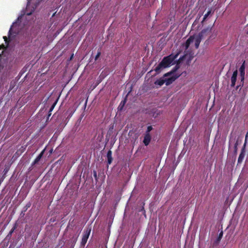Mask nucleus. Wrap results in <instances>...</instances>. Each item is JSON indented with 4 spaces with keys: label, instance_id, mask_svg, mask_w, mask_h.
Listing matches in <instances>:
<instances>
[{
    "label": "nucleus",
    "instance_id": "obj_30",
    "mask_svg": "<svg viewBox=\"0 0 248 248\" xmlns=\"http://www.w3.org/2000/svg\"><path fill=\"white\" fill-rule=\"evenodd\" d=\"M25 212H22V211L21 213V215L22 216H24L25 215Z\"/></svg>",
    "mask_w": 248,
    "mask_h": 248
},
{
    "label": "nucleus",
    "instance_id": "obj_7",
    "mask_svg": "<svg viewBox=\"0 0 248 248\" xmlns=\"http://www.w3.org/2000/svg\"><path fill=\"white\" fill-rule=\"evenodd\" d=\"M151 140V136L150 133H145L143 142L145 146H148Z\"/></svg>",
    "mask_w": 248,
    "mask_h": 248
},
{
    "label": "nucleus",
    "instance_id": "obj_2",
    "mask_svg": "<svg viewBox=\"0 0 248 248\" xmlns=\"http://www.w3.org/2000/svg\"><path fill=\"white\" fill-rule=\"evenodd\" d=\"M245 63L246 61L244 60L239 68L240 76L241 78V84L239 86H237L236 89H238L240 86H243L245 75Z\"/></svg>",
    "mask_w": 248,
    "mask_h": 248
},
{
    "label": "nucleus",
    "instance_id": "obj_5",
    "mask_svg": "<svg viewBox=\"0 0 248 248\" xmlns=\"http://www.w3.org/2000/svg\"><path fill=\"white\" fill-rule=\"evenodd\" d=\"M245 150H246L245 145H243V146L241 149V153H240V154L239 155L238 158V161H237L238 164H241L243 162L244 157H245V151H246Z\"/></svg>",
    "mask_w": 248,
    "mask_h": 248
},
{
    "label": "nucleus",
    "instance_id": "obj_18",
    "mask_svg": "<svg viewBox=\"0 0 248 248\" xmlns=\"http://www.w3.org/2000/svg\"><path fill=\"white\" fill-rule=\"evenodd\" d=\"M31 205V202H28L26 205L23 207L22 212H26L28 208H29Z\"/></svg>",
    "mask_w": 248,
    "mask_h": 248
},
{
    "label": "nucleus",
    "instance_id": "obj_6",
    "mask_svg": "<svg viewBox=\"0 0 248 248\" xmlns=\"http://www.w3.org/2000/svg\"><path fill=\"white\" fill-rule=\"evenodd\" d=\"M237 75H238V72H237V70H235L233 72L232 75V76L231 77V86L232 87H234L235 85Z\"/></svg>",
    "mask_w": 248,
    "mask_h": 248
},
{
    "label": "nucleus",
    "instance_id": "obj_17",
    "mask_svg": "<svg viewBox=\"0 0 248 248\" xmlns=\"http://www.w3.org/2000/svg\"><path fill=\"white\" fill-rule=\"evenodd\" d=\"M179 67L177 65H176L175 67L170 72L167 73L164 75V77H167L170 76L171 74L175 72L178 69Z\"/></svg>",
    "mask_w": 248,
    "mask_h": 248
},
{
    "label": "nucleus",
    "instance_id": "obj_12",
    "mask_svg": "<svg viewBox=\"0 0 248 248\" xmlns=\"http://www.w3.org/2000/svg\"><path fill=\"white\" fill-rule=\"evenodd\" d=\"M202 40V39L200 37H199L198 36H197L195 41V46L196 49L199 48L200 44Z\"/></svg>",
    "mask_w": 248,
    "mask_h": 248
},
{
    "label": "nucleus",
    "instance_id": "obj_16",
    "mask_svg": "<svg viewBox=\"0 0 248 248\" xmlns=\"http://www.w3.org/2000/svg\"><path fill=\"white\" fill-rule=\"evenodd\" d=\"M165 80L164 79L160 78L159 79L156 80L155 82V85H157L161 86L165 83Z\"/></svg>",
    "mask_w": 248,
    "mask_h": 248
},
{
    "label": "nucleus",
    "instance_id": "obj_3",
    "mask_svg": "<svg viewBox=\"0 0 248 248\" xmlns=\"http://www.w3.org/2000/svg\"><path fill=\"white\" fill-rule=\"evenodd\" d=\"M91 232V228H88L84 230V234L81 241V245L82 246H84L85 245L90 234Z\"/></svg>",
    "mask_w": 248,
    "mask_h": 248
},
{
    "label": "nucleus",
    "instance_id": "obj_24",
    "mask_svg": "<svg viewBox=\"0 0 248 248\" xmlns=\"http://www.w3.org/2000/svg\"><path fill=\"white\" fill-rule=\"evenodd\" d=\"M93 176H94V178L97 180L98 178H97V172L95 170L93 171Z\"/></svg>",
    "mask_w": 248,
    "mask_h": 248
},
{
    "label": "nucleus",
    "instance_id": "obj_25",
    "mask_svg": "<svg viewBox=\"0 0 248 248\" xmlns=\"http://www.w3.org/2000/svg\"><path fill=\"white\" fill-rule=\"evenodd\" d=\"M3 39L4 40V41L5 42V43L8 44L9 41L8 40V38L6 36H3Z\"/></svg>",
    "mask_w": 248,
    "mask_h": 248
},
{
    "label": "nucleus",
    "instance_id": "obj_1",
    "mask_svg": "<svg viewBox=\"0 0 248 248\" xmlns=\"http://www.w3.org/2000/svg\"><path fill=\"white\" fill-rule=\"evenodd\" d=\"M181 52L180 50H179L175 54H171L164 57L161 62L155 69L156 74H159L162 69L169 67L173 61L178 57Z\"/></svg>",
    "mask_w": 248,
    "mask_h": 248
},
{
    "label": "nucleus",
    "instance_id": "obj_26",
    "mask_svg": "<svg viewBox=\"0 0 248 248\" xmlns=\"http://www.w3.org/2000/svg\"><path fill=\"white\" fill-rule=\"evenodd\" d=\"M12 33V27L10 28L9 31V32H8V36H9V38L10 37V35Z\"/></svg>",
    "mask_w": 248,
    "mask_h": 248
},
{
    "label": "nucleus",
    "instance_id": "obj_23",
    "mask_svg": "<svg viewBox=\"0 0 248 248\" xmlns=\"http://www.w3.org/2000/svg\"><path fill=\"white\" fill-rule=\"evenodd\" d=\"M56 104V102H55L52 105V106L51 107V108H50L49 109V112L52 111L53 109V108H54L55 106V105Z\"/></svg>",
    "mask_w": 248,
    "mask_h": 248
},
{
    "label": "nucleus",
    "instance_id": "obj_34",
    "mask_svg": "<svg viewBox=\"0 0 248 248\" xmlns=\"http://www.w3.org/2000/svg\"><path fill=\"white\" fill-rule=\"evenodd\" d=\"M73 114V113H71V114H70V116H71Z\"/></svg>",
    "mask_w": 248,
    "mask_h": 248
},
{
    "label": "nucleus",
    "instance_id": "obj_31",
    "mask_svg": "<svg viewBox=\"0 0 248 248\" xmlns=\"http://www.w3.org/2000/svg\"><path fill=\"white\" fill-rule=\"evenodd\" d=\"M51 112H49L48 116H50L51 115Z\"/></svg>",
    "mask_w": 248,
    "mask_h": 248
},
{
    "label": "nucleus",
    "instance_id": "obj_32",
    "mask_svg": "<svg viewBox=\"0 0 248 248\" xmlns=\"http://www.w3.org/2000/svg\"><path fill=\"white\" fill-rule=\"evenodd\" d=\"M31 0H28V3H29L31 2Z\"/></svg>",
    "mask_w": 248,
    "mask_h": 248
},
{
    "label": "nucleus",
    "instance_id": "obj_20",
    "mask_svg": "<svg viewBox=\"0 0 248 248\" xmlns=\"http://www.w3.org/2000/svg\"><path fill=\"white\" fill-rule=\"evenodd\" d=\"M101 54V49H99L98 50L97 53L95 57V61H96L98 59V58L100 56Z\"/></svg>",
    "mask_w": 248,
    "mask_h": 248
},
{
    "label": "nucleus",
    "instance_id": "obj_11",
    "mask_svg": "<svg viewBox=\"0 0 248 248\" xmlns=\"http://www.w3.org/2000/svg\"><path fill=\"white\" fill-rule=\"evenodd\" d=\"M175 79V78L173 77H170L168 78H166L164 79L165 80V83H166V85H169L170 84H171Z\"/></svg>",
    "mask_w": 248,
    "mask_h": 248
},
{
    "label": "nucleus",
    "instance_id": "obj_9",
    "mask_svg": "<svg viewBox=\"0 0 248 248\" xmlns=\"http://www.w3.org/2000/svg\"><path fill=\"white\" fill-rule=\"evenodd\" d=\"M45 152V149H44L40 153V154L36 157V158L34 159L32 164L34 165L37 164L41 159V158L42 157Z\"/></svg>",
    "mask_w": 248,
    "mask_h": 248
},
{
    "label": "nucleus",
    "instance_id": "obj_15",
    "mask_svg": "<svg viewBox=\"0 0 248 248\" xmlns=\"http://www.w3.org/2000/svg\"><path fill=\"white\" fill-rule=\"evenodd\" d=\"M222 236H223V232L221 231V232L219 233L217 239L215 241L214 243L216 244V245L218 244V243L220 242Z\"/></svg>",
    "mask_w": 248,
    "mask_h": 248
},
{
    "label": "nucleus",
    "instance_id": "obj_4",
    "mask_svg": "<svg viewBox=\"0 0 248 248\" xmlns=\"http://www.w3.org/2000/svg\"><path fill=\"white\" fill-rule=\"evenodd\" d=\"M212 27H208L205 29H203L198 34V36L202 39L207 36L209 34L212 30Z\"/></svg>",
    "mask_w": 248,
    "mask_h": 248
},
{
    "label": "nucleus",
    "instance_id": "obj_22",
    "mask_svg": "<svg viewBox=\"0 0 248 248\" xmlns=\"http://www.w3.org/2000/svg\"><path fill=\"white\" fill-rule=\"evenodd\" d=\"M238 144V141H236L234 144V152L235 153H236L237 152Z\"/></svg>",
    "mask_w": 248,
    "mask_h": 248
},
{
    "label": "nucleus",
    "instance_id": "obj_13",
    "mask_svg": "<svg viewBox=\"0 0 248 248\" xmlns=\"http://www.w3.org/2000/svg\"><path fill=\"white\" fill-rule=\"evenodd\" d=\"M214 11L212 12V10L211 9L209 10L207 13L205 14V15L204 16V17L203 18V19L202 21V23H203L205 20L206 19H207V18L208 17V16L210 15V14H214Z\"/></svg>",
    "mask_w": 248,
    "mask_h": 248
},
{
    "label": "nucleus",
    "instance_id": "obj_10",
    "mask_svg": "<svg viewBox=\"0 0 248 248\" xmlns=\"http://www.w3.org/2000/svg\"><path fill=\"white\" fill-rule=\"evenodd\" d=\"M107 156L108 158V164H110L112 163L113 158L112 157V152L110 150H109L107 154Z\"/></svg>",
    "mask_w": 248,
    "mask_h": 248
},
{
    "label": "nucleus",
    "instance_id": "obj_14",
    "mask_svg": "<svg viewBox=\"0 0 248 248\" xmlns=\"http://www.w3.org/2000/svg\"><path fill=\"white\" fill-rule=\"evenodd\" d=\"M126 100H127V99L125 97V99L122 101L118 107V109L119 110H122L124 107V106L125 105L126 102Z\"/></svg>",
    "mask_w": 248,
    "mask_h": 248
},
{
    "label": "nucleus",
    "instance_id": "obj_29",
    "mask_svg": "<svg viewBox=\"0 0 248 248\" xmlns=\"http://www.w3.org/2000/svg\"><path fill=\"white\" fill-rule=\"evenodd\" d=\"M141 211H143L144 213H145V211L144 210V208L143 207V206L142 207L141 210Z\"/></svg>",
    "mask_w": 248,
    "mask_h": 248
},
{
    "label": "nucleus",
    "instance_id": "obj_8",
    "mask_svg": "<svg viewBox=\"0 0 248 248\" xmlns=\"http://www.w3.org/2000/svg\"><path fill=\"white\" fill-rule=\"evenodd\" d=\"M194 39V36H190L188 39L186 41V43L183 45L185 46V49L186 50L188 48L190 44L193 42Z\"/></svg>",
    "mask_w": 248,
    "mask_h": 248
},
{
    "label": "nucleus",
    "instance_id": "obj_33",
    "mask_svg": "<svg viewBox=\"0 0 248 248\" xmlns=\"http://www.w3.org/2000/svg\"><path fill=\"white\" fill-rule=\"evenodd\" d=\"M246 135H247L248 136V131L247 132V134Z\"/></svg>",
    "mask_w": 248,
    "mask_h": 248
},
{
    "label": "nucleus",
    "instance_id": "obj_28",
    "mask_svg": "<svg viewBox=\"0 0 248 248\" xmlns=\"http://www.w3.org/2000/svg\"><path fill=\"white\" fill-rule=\"evenodd\" d=\"M4 47V45H0V50Z\"/></svg>",
    "mask_w": 248,
    "mask_h": 248
},
{
    "label": "nucleus",
    "instance_id": "obj_27",
    "mask_svg": "<svg viewBox=\"0 0 248 248\" xmlns=\"http://www.w3.org/2000/svg\"><path fill=\"white\" fill-rule=\"evenodd\" d=\"M248 137V136L246 135L245 139V143L244 144V145H245V146L246 145V143H247V142Z\"/></svg>",
    "mask_w": 248,
    "mask_h": 248
},
{
    "label": "nucleus",
    "instance_id": "obj_21",
    "mask_svg": "<svg viewBox=\"0 0 248 248\" xmlns=\"http://www.w3.org/2000/svg\"><path fill=\"white\" fill-rule=\"evenodd\" d=\"M153 129V127L151 125L148 126L147 127V130L145 132V133H150V132Z\"/></svg>",
    "mask_w": 248,
    "mask_h": 248
},
{
    "label": "nucleus",
    "instance_id": "obj_19",
    "mask_svg": "<svg viewBox=\"0 0 248 248\" xmlns=\"http://www.w3.org/2000/svg\"><path fill=\"white\" fill-rule=\"evenodd\" d=\"M17 228V224L16 223H15L13 228L11 230V231L9 232V235H11L12 233L14 232V231Z\"/></svg>",
    "mask_w": 248,
    "mask_h": 248
}]
</instances>
